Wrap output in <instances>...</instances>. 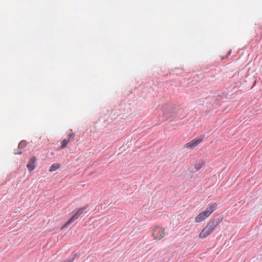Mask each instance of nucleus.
<instances>
[{
    "instance_id": "obj_13",
    "label": "nucleus",
    "mask_w": 262,
    "mask_h": 262,
    "mask_svg": "<svg viewBox=\"0 0 262 262\" xmlns=\"http://www.w3.org/2000/svg\"><path fill=\"white\" fill-rule=\"evenodd\" d=\"M75 135L73 133L70 134L67 139H69V141L74 138Z\"/></svg>"
},
{
    "instance_id": "obj_1",
    "label": "nucleus",
    "mask_w": 262,
    "mask_h": 262,
    "mask_svg": "<svg viewBox=\"0 0 262 262\" xmlns=\"http://www.w3.org/2000/svg\"><path fill=\"white\" fill-rule=\"evenodd\" d=\"M220 223V220L219 219L209 222L205 228L200 232L199 237L204 238L210 235Z\"/></svg>"
},
{
    "instance_id": "obj_14",
    "label": "nucleus",
    "mask_w": 262,
    "mask_h": 262,
    "mask_svg": "<svg viewBox=\"0 0 262 262\" xmlns=\"http://www.w3.org/2000/svg\"><path fill=\"white\" fill-rule=\"evenodd\" d=\"M21 154H22V152L21 151H18L17 152L14 153L15 155H20Z\"/></svg>"
},
{
    "instance_id": "obj_11",
    "label": "nucleus",
    "mask_w": 262,
    "mask_h": 262,
    "mask_svg": "<svg viewBox=\"0 0 262 262\" xmlns=\"http://www.w3.org/2000/svg\"><path fill=\"white\" fill-rule=\"evenodd\" d=\"M26 145H27L26 141L25 140H22L19 142V143L18 145V148L19 149H22V148L25 147L26 146Z\"/></svg>"
},
{
    "instance_id": "obj_12",
    "label": "nucleus",
    "mask_w": 262,
    "mask_h": 262,
    "mask_svg": "<svg viewBox=\"0 0 262 262\" xmlns=\"http://www.w3.org/2000/svg\"><path fill=\"white\" fill-rule=\"evenodd\" d=\"M203 164V163L202 162H199V163L195 164V168L196 169V170H199V169H200L201 168V167H202Z\"/></svg>"
},
{
    "instance_id": "obj_4",
    "label": "nucleus",
    "mask_w": 262,
    "mask_h": 262,
    "mask_svg": "<svg viewBox=\"0 0 262 262\" xmlns=\"http://www.w3.org/2000/svg\"><path fill=\"white\" fill-rule=\"evenodd\" d=\"M165 229L161 227H155L152 231V235L156 240H160L165 235Z\"/></svg>"
},
{
    "instance_id": "obj_3",
    "label": "nucleus",
    "mask_w": 262,
    "mask_h": 262,
    "mask_svg": "<svg viewBox=\"0 0 262 262\" xmlns=\"http://www.w3.org/2000/svg\"><path fill=\"white\" fill-rule=\"evenodd\" d=\"M204 138L205 135H201L196 137L189 142H188L186 144H185L184 147L193 149L196 147L204 140Z\"/></svg>"
},
{
    "instance_id": "obj_8",
    "label": "nucleus",
    "mask_w": 262,
    "mask_h": 262,
    "mask_svg": "<svg viewBox=\"0 0 262 262\" xmlns=\"http://www.w3.org/2000/svg\"><path fill=\"white\" fill-rule=\"evenodd\" d=\"M77 253L76 252H74L72 253V254L70 256L68 259L64 261L63 262H73L76 257Z\"/></svg>"
},
{
    "instance_id": "obj_5",
    "label": "nucleus",
    "mask_w": 262,
    "mask_h": 262,
    "mask_svg": "<svg viewBox=\"0 0 262 262\" xmlns=\"http://www.w3.org/2000/svg\"><path fill=\"white\" fill-rule=\"evenodd\" d=\"M36 161V159L35 157H32L30 159L29 162L27 165V167L29 171H33L35 168Z\"/></svg>"
},
{
    "instance_id": "obj_7",
    "label": "nucleus",
    "mask_w": 262,
    "mask_h": 262,
    "mask_svg": "<svg viewBox=\"0 0 262 262\" xmlns=\"http://www.w3.org/2000/svg\"><path fill=\"white\" fill-rule=\"evenodd\" d=\"M217 204L216 203H213V204L211 205L209 207H208L206 210L204 211L206 213V214L208 216H209L210 214L214 211L216 208Z\"/></svg>"
},
{
    "instance_id": "obj_9",
    "label": "nucleus",
    "mask_w": 262,
    "mask_h": 262,
    "mask_svg": "<svg viewBox=\"0 0 262 262\" xmlns=\"http://www.w3.org/2000/svg\"><path fill=\"white\" fill-rule=\"evenodd\" d=\"M60 167V165L58 163L53 164L50 167L49 171L50 172L56 171Z\"/></svg>"
},
{
    "instance_id": "obj_15",
    "label": "nucleus",
    "mask_w": 262,
    "mask_h": 262,
    "mask_svg": "<svg viewBox=\"0 0 262 262\" xmlns=\"http://www.w3.org/2000/svg\"><path fill=\"white\" fill-rule=\"evenodd\" d=\"M231 51H229L227 54V56L229 55L231 53Z\"/></svg>"
},
{
    "instance_id": "obj_6",
    "label": "nucleus",
    "mask_w": 262,
    "mask_h": 262,
    "mask_svg": "<svg viewBox=\"0 0 262 262\" xmlns=\"http://www.w3.org/2000/svg\"><path fill=\"white\" fill-rule=\"evenodd\" d=\"M207 217L208 216L206 214L205 211H203L195 217V221L196 223H200L205 220Z\"/></svg>"
},
{
    "instance_id": "obj_2",
    "label": "nucleus",
    "mask_w": 262,
    "mask_h": 262,
    "mask_svg": "<svg viewBox=\"0 0 262 262\" xmlns=\"http://www.w3.org/2000/svg\"><path fill=\"white\" fill-rule=\"evenodd\" d=\"M86 207H81L78 209L77 210L73 211L71 213V216L68 221L64 225L62 228L68 226L70 224L76 221L79 217H80L84 212L85 210Z\"/></svg>"
},
{
    "instance_id": "obj_10",
    "label": "nucleus",
    "mask_w": 262,
    "mask_h": 262,
    "mask_svg": "<svg viewBox=\"0 0 262 262\" xmlns=\"http://www.w3.org/2000/svg\"><path fill=\"white\" fill-rule=\"evenodd\" d=\"M69 142V139H63L61 142V145L60 147V149L64 148L66 147V146L67 145V144H68Z\"/></svg>"
}]
</instances>
